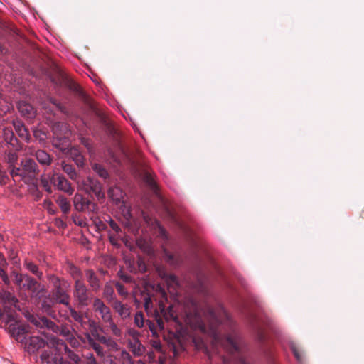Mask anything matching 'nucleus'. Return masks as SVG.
Listing matches in <instances>:
<instances>
[{
  "label": "nucleus",
  "instance_id": "33",
  "mask_svg": "<svg viewBox=\"0 0 364 364\" xmlns=\"http://www.w3.org/2000/svg\"><path fill=\"white\" fill-rule=\"evenodd\" d=\"M25 266L26 269L30 271L31 273L35 274L38 278L41 279L43 276V273L39 270L38 266L31 262H26Z\"/></svg>",
  "mask_w": 364,
  "mask_h": 364
},
{
  "label": "nucleus",
  "instance_id": "11",
  "mask_svg": "<svg viewBox=\"0 0 364 364\" xmlns=\"http://www.w3.org/2000/svg\"><path fill=\"white\" fill-rule=\"evenodd\" d=\"M9 333L16 338V341L23 342L28 333V327L26 325L18 323H10L7 327Z\"/></svg>",
  "mask_w": 364,
  "mask_h": 364
},
{
  "label": "nucleus",
  "instance_id": "37",
  "mask_svg": "<svg viewBox=\"0 0 364 364\" xmlns=\"http://www.w3.org/2000/svg\"><path fill=\"white\" fill-rule=\"evenodd\" d=\"M145 322L143 314L141 312L136 313L134 316V324L139 328H142L144 326Z\"/></svg>",
  "mask_w": 364,
  "mask_h": 364
},
{
  "label": "nucleus",
  "instance_id": "53",
  "mask_svg": "<svg viewBox=\"0 0 364 364\" xmlns=\"http://www.w3.org/2000/svg\"><path fill=\"white\" fill-rule=\"evenodd\" d=\"M8 263L4 255L0 252V267H7Z\"/></svg>",
  "mask_w": 364,
  "mask_h": 364
},
{
  "label": "nucleus",
  "instance_id": "20",
  "mask_svg": "<svg viewBox=\"0 0 364 364\" xmlns=\"http://www.w3.org/2000/svg\"><path fill=\"white\" fill-rule=\"evenodd\" d=\"M124 192L117 186L110 187L108 190L109 197L116 203H119L124 198Z\"/></svg>",
  "mask_w": 364,
  "mask_h": 364
},
{
  "label": "nucleus",
  "instance_id": "5",
  "mask_svg": "<svg viewBox=\"0 0 364 364\" xmlns=\"http://www.w3.org/2000/svg\"><path fill=\"white\" fill-rule=\"evenodd\" d=\"M73 205L79 212L96 213L98 209L96 203L79 193H76L73 198Z\"/></svg>",
  "mask_w": 364,
  "mask_h": 364
},
{
  "label": "nucleus",
  "instance_id": "18",
  "mask_svg": "<svg viewBox=\"0 0 364 364\" xmlns=\"http://www.w3.org/2000/svg\"><path fill=\"white\" fill-rule=\"evenodd\" d=\"M87 280L93 291H97L100 288V282L93 270L88 269L85 272Z\"/></svg>",
  "mask_w": 364,
  "mask_h": 364
},
{
  "label": "nucleus",
  "instance_id": "44",
  "mask_svg": "<svg viewBox=\"0 0 364 364\" xmlns=\"http://www.w3.org/2000/svg\"><path fill=\"white\" fill-rule=\"evenodd\" d=\"M144 296V306L146 310H148L152 305L151 298L149 295H143Z\"/></svg>",
  "mask_w": 364,
  "mask_h": 364
},
{
  "label": "nucleus",
  "instance_id": "40",
  "mask_svg": "<svg viewBox=\"0 0 364 364\" xmlns=\"http://www.w3.org/2000/svg\"><path fill=\"white\" fill-rule=\"evenodd\" d=\"M6 267H0V277L6 285H9L10 284V279L6 272Z\"/></svg>",
  "mask_w": 364,
  "mask_h": 364
},
{
  "label": "nucleus",
  "instance_id": "49",
  "mask_svg": "<svg viewBox=\"0 0 364 364\" xmlns=\"http://www.w3.org/2000/svg\"><path fill=\"white\" fill-rule=\"evenodd\" d=\"M138 269L141 272H145L146 271V264L141 259H138L137 260Z\"/></svg>",
  "mask_w": 364,
  "mask_h": 364
},
{
  "label": "nucleus",
  "instance_id": "64",
  "mask_svg": "<svg viewBox=\"0 0 364 364\" xmlns=\"http://www.w3.org/2000/svg\"><path fill=\"white\" fill-rule=\"evenodd\" d=\"M222 362H223L222 364H229L228 360L225 357L222 358Z\"/></svg>",
  "mask_w": 364,
  "mask_h": 364
},
{
  "label": "nucleus",
  "instance_id": "34",
  "mask_svg": "<svg viewBox=\"0 0 364 364\" xmlns=\"http://www.w3.org/2000/svg\"><path fill=\"white\" fill-rule=\"evenodd\" d=\"M105 323H107V326L109 328L114 336L117 337H122V331L114 322L112 317L110 318V321H105Z\"/></svg>",
  "mask_w": 364,
  "mask_h": 364
},
{
  "label": "nucleus",
  "instance_id": "52",
  "mask_svg": "<svg viewBox=\"0 0 364 364\" xmlns=\"http://www.w3.org/2000/svg\"><path fill=\"white\" fill-rule=\"evenodd\" d=\"M209 313H210V316L213 318V319L216 323H220V318L218 317L216 313L214 311V310L213 309H209Z\"/></svg>",
  "mask_w": 364,
  "mask_h": 364
},
{
  "label": "nucleus",
  "instance_id": "57",
  "mask_svg": "<svg viewBox=\"0 0 364 364\" xmlns=\"http://www.w3.org/2000/svg\"><path fill=\"white\" fill-rule=\"evenodd\" d=\"M169 279H170V281L172 283L176 284V285H178V278H177V277H176L175 275H171L169 277Z\"/></svg>",
  "mask_w": 364,
  "mask_h": 364
},
{
  "label": "nucleus",
  "instance_id": "19",
  "mask_svg": "<svg viewBox=\"0 0 364 364\" xmlns=\"http://www.w3.org/2000/svg\"><path fill=\"white\" fill-rule=\"evenodd\" d=\"M18 109L22 115L27 117H33L35 115V111L33 106L24 101H21L18 105Z\"/></svg>",
  "mask_w": 364,
  "mask_h": 364
},
{
  "label": "nucleus",
  "instance_id": "51",
  "mask_svg": "<svg viewBox=\"0 0 364 364\" xmlns=\"http://www.w3.org/2000/svg\"><path fill=\"white\" fill-rule=\"evenodd\" d=\"M107 346L114 348L117 345L116 342L110 337H107V341L105 343Z\"/></svg>",
  "mask_w": 364,
  "mask_h": 364
},
{
  "label": "nucleus",
  "instance_id": "1",
  "mask_svg": "<svg viewBox=\"0 0 364 364\" xmlns=\"http://www.w3.org/2000/svg\"><path fill=\"white\" fill-rule=\"evenodd\" d=\"M50 344L52 348L49 350L43 351L41 355V359L43 362L47 364H70L63 360L62 353L63 352L74 363L78 364L80 362L79 355L70 350L63 341L55 337H52Z\"/></svg>",
  "mask_w": 364,
  "mask_h": 364
},
{
  "label": "nucleus",
  "instance_id": "13",
  "mask_svg": "<svg viewBox=\"0 0 364 364\" xmlns=\"http://www.w3.org/2000/svg\"><path fill=\"white\" fill-rule=\"evenodd\" d=\"M46 344V341L39 336L30 337L28 342H26L27 350L29 353H35L40 348H43Z\"/></svg>",
  "mask_w": 364,
  "mask_h": 364
},
{
  "label": "nucleus",
  "instance_id": "56",
  "mask_svg": "<svg viewBox=\"0 0 364 364\" xmlns=\"http://www.w3.org/2000/svg\"><path fill=\"white\" fill-rule=\"evenodd\" d=\"M156 319L157 326H159V328L160 329H163L164 328V322H163L162 319L159 316V315H157L156 316Z\"/></svg>",
  "mask_w": 364,
  "mask_h": 364
},
{
  "label": "nucleus",
  "instance_id": "63",
  "mask_svg": "<svg viewBox=\"0 0 364 364\" xmlns=\"http://www.w3.org/2000/svg\"><path fill=\"white\" fill-rule=\"evenodd\" d=\"M84 162H85V161H82V160L77 161V166L82 167L84 166V164H85Z\"/></svg>",
  "mask_w": 364,
  "mask_h": 364
},
{
  "label": "nucleus",
  "instance_id": "38",
  "mask_svg": "<svg viewBox=\"0 0 364 364\" xmlns=\"http://www.w3.org/2000/svg\"><path fill=\"white\" fill-rule=\"evenodd\" d=\"M115 286H116L117 291L120 296H122L124 298L127 296L128 291L127 290V289L124 287V286L123 284H122L119 282H116Z\"/></svg>",
  "mask_w": 364,
  "mask_h": 364
},
{
  "label": "nucleus",
  "instance_id": "39",
  "mask_svg": "<svg viewBox=\"0 0 364 364\" xmlns=\"http://www.w3.org/2000/svg\"><path fill=\"white\" fill-rule=\"evenodd\" d=\"M13 274L14 276L15 284L21 287L23 282L24 281V279H25L24 278L25 274H19L16 272H14Z\"/></svg>",
  "mask_w": 364,
  "mask_h": 364
},
{
  "label": "nucleus",
  "instance_id": "23",
  "mask_svg": "<svg viewBox=\"0 0 364 364\" xmlns=\"http://www.w3.org/2000/svg\"><path fill=\"white\" fill-rule=\"evenodd\" d=\"M22 167L25 171V176L31 177L37 170V164L35 161H21Z\"/></svg>",
  "mask_w": 364,
  "mask_h": 364
},
{
  "label": "nucleus",
  "instance_id": "45",
  "mask_svg": "<svg viewBox=\"0 0 364 364\" xmlns=\"http://www.w3.org/2000/svg\"><path fill=\"white\" fill-rule=\"evenodd\" d=\"M72 218L75 225L80 227L85 225V222L77 215H73Z\"/></svg>",
  "mask_w": 364,
  "mask_h": 364
},
{
  "label": "nucleus",
  "instance_id": "29",
  "mask_svg": "<svg viewBox=\"0 0 364 364\" xmlns=\"http://www.w3.org/2000/svg\"><path fill=\"white\" fill-rule=\"evenodd\" d=\"M9 168H11L10 173L12 177L19 176L21 178H26L25 176V171L22 167V164L21 166H16L13 163L9 165Z\"/></svg>",
  "mask_w": 364,
  "mask_h": 364
},
{
  "label": "nucleus",
  "instance_id": "62",
  "mask_svg": "<svg viewBox=\"0 0 364 364\" xmlns=\"http://www.w3.org/2000/svg\"><path fill=\"white\" fill-rule=\"evenodd\" d=\"M56 224L58 227H65V224L61 220H57Z\"/></svg>",
  "mask_w": 364,
  "mask_h": 364
},
{
  "label": "nucleus",
  "instance_id": "3",
  "mask_svg": "<svg viewBox=\"0 0 364 364\" xmlns=\"http://www.w3.org/2000/svg\"><path fill=\"white\" fill-rule=\"evenodd\" d=\"M73 298L80 307L87 306L91 301L89 290L80 278H75Z\"/></svg>",
  "mask_w": 364,
  "mask_h": 364
},
{
  "label": "nucleus",
  "instance_id": "31",
  "mask_svg": "<svg viewBox=\"0 0 364 364\" xmlns=\"http://www.w3.org/2000/svg\"><path fill=\"white\" fill-rule=\"evenodd\" d=\"M62 166L63 171L72 180H77V174L72 165L66 164L65 161H63Z\"/></svg>",
  "mask_w": 364,
  "mask_h": 364
},
{
  "label": "nucleus",
  "instance_id": "22",
  "mask_svg": "<svg viewBox=\"0 0 364 364\" xmlns=\"http://www.w3.org/2000/svg\"><path fill=\"white\" fill-rule=\"evenodd\" d=\"M14 127L20 138L25 141L29 140L28 132L21 121L14 122Z\"/></svg>",
  "mask_w": 364,
  "mask_h": 364
},
{
  "label": "nucleus",
  "instance_id": "30",
  "mask_svg": "<svg viewBox=\"0 0 364 364\" xmlns=\"http://www.w3.org/2000/svg\"><path fill=\"white\" fill-rule=\"evenodd\" d=\"M56 202L63 213L67 214L70 211V205L65 197L60 196Z\"/></svg>",
  "mask_w": 364,
  "mask_h": 364
},
{
  "label": "nucleus",
  "instance_id": "8",
  "mask_svg": "<svg viewBox=\"0 0 364 364\" xmlns=\"http://www.w3.org/2000/svg\"><path fill=\"white\" fill-rule=\"evenodd\" d=\"M66 307L70 311V316L73 318V319L77 322L82 328L86 329L88 326L90 327L94 326L95 327V323L94 321H86L87 318V314L76 311L70 304Z\"/></svg>",
  "mask_w": 364,
  "mask_h": 364
},
{
  "label": "nucleus",
  "instance_id": "59",
  "mask_svg": "<svg viewBox=\"0 0 364 364\" xmlns=\"http://www.w3.org/2000/svg\"><path fill=\"white\" fill-rule=\"evenodd\" d=\"M129 334L132 336L134 338H136V337L139 336V333L135 330H130L129 331Z\"/></svg>",
  "mask_w": 364,
  "mask_h": 364
},
{
  "label": "nucleus",
  "instance_id": "54",
  "mask_svg": "<svg viewBox=\"0 0 364 364\" xmlns=\"http://www.w3.org/2000/svg\"><path fill=\"white\" fill-rule=\"evenodd\" d=\"M109 225L111 228L114 230L116 232H118L120 231V228L119 225L112 220H110Z\"/></svg>",
  "mask_w": 364,
  "mask_h": 364
},
{
  "label": "nucleus",
  "instance_id": "36",
  "mask_svg": "<svg viewBox=\"0 0 364 364\" xmlns=\"http://www.w3.org/2000/svg\"><path fill=\"white\" fill-rule=\"evenodd\" d=\"M114 291L112 286L109 284H106L103 289V295L108 300H113Z\"/></svg>",
  "mask_w": 364,
  "mask_h": 364
},
{
  "label": "nucleus",
  "instance_id": "4",
  "mask_svg": "<svg viewBox=\"0 0 364 364\" xmlns=\"http://www.w3.org/2000/svg\"><path fill=\"white\" fill-rule=\"evenodd\" d=\"M225 346L230 353L237 354L235 358L236 364H247L245 358L240 353L239 338L235 334L229 335L225 340Z\"/></svg>",
  "mask_w": 364,
  "mask_h": 364
},
{
  "label": "nucleus",
  "instance_id": "48",
  "mask_svg": "<svg viewBox=\"0 0 364 364\" xmlns=\"http://www.w3.org/2000/svg\"><path fill=\"white\" fill-rule=\"evenodd\" d=\"M36 155V159H50L49 155L44 151L38 150Z\"/></svg>",
  "mask_w": 364,
  "mask_h": 364
},
{
  "label": "nucleus",
  "instance_id": "28",
  "mask_svg": "<svg viewBox=\"0 0 364 364\" xmlns=\"http://www.w3.org/2000/svg\"><path fill=\"white\" fill-rule=\"evenodd\" d=\"M88 344L92 347V348L95 351L97 355L101 358L105 356V352L103 348L97 343L93 338H92L90 336H87Z\"/></svg>",
  "mask_w": 364,
  "mask_h": 364
},
{
  "label": "nucleus",
  "instance_id": "46",
  "mask_svg": "<svg viewBox=\"0 0 364 364\" xmlns=\"http://www.w3.org/2000/svg\"><path fill=\"white\" fill-rule=\"evenodd\" d=\"M146 323L148 326L150 331L152 333L154 336H157L156 327V325L151 321L146 320Z\"/></svg>",
  "mask_w": 364,
  "mask_h": 364
},
{
  "label": "nucleus",
  "instance_id": "16",
  "mask_svg": "<svg viewBox=\"0 0 364 364\" xmlns=\"http://www.w3.org/2000/svg\"><path fill=\"white\" fill-rule=\"evenodd\" d=\"M0 299L4 301L6 304L9 306H14L15 309L18 310H21V308L18 305V299L11 293L9 291H4L0 293Z\"/></svg>",
  "mask_w": 364,
  "mask_h": 364
},
{
  "label": "nucleus",
  "instance_id": "6",
  "mask_svg": "<svg viewBox=\"0 0 364 364\" xmlns=\"http://www.w3.org/2000/svg\"><path fill=\"white\" fill-rule=\"evenodd\" d=\"M82 189L87 193H92L100 200L105 198V194L102 191V187L100 182L90 177H87L82 183Z\"/></svg>",
  "mask_w": 364,
  "mask_h": 364
},
{
  "label": "nucleus",
  "instance_id": "10",
  "mask_svg": "<svg viewBox=\"0 0 364 364\" xmlns=\"http://www.w3.org/2000/svg\"><path fill=\"white\" fill-rule=\"evenodd\" d=\"M93 309L97 312L104 322L110 321L112 317L110 309L99 298H95L93 301Z\"/></svg>",
  "mask_w": 364,
  "mask_h": 364
},
{
  "label": "nucleus",
  "instance_id": "14",
  "mask_svg": "<svg viewBox=\"0 0 364 364\" xmlns=\"http://www.w3.org/2000/svg\"><path fill=\"white\" fill-rule=\"evenodd\" d=\"M112 307L122 319H127L130 316L131 309L127 304H122L119 300H115L112 303Z\"/></svg>",
  "mask_w": 364,
  "mask_h": 364
},
{
  "label": "nucleus",
  "instance_id": "61",
  "mask_svg": "<svg viewBox=\"0 0 364 364\" xmlns=\"http://www.w3.org/2000/svg\"><path fill=\"white\" fill-rule=\"evenodd\" d=\"M86 361L90 360L92 358H95L92 353H88L85 356Z\"/></svg>",
  "mask_w": 364,
  "mask_h": 364
},
{
  "label": "nucleus",
  "instance_id": "27",
  "mask_svg": "<svg viewBox=\"0 0 364 364\" xmlns=\"http://www.w3.org/2000/svg\"><path fill=\"white\" fill-rule=\"evenodd\" d=\"M129 346L135 355H141L143 353V348L140 341L137 338L129 342Z\"/></svg>",
  "mask_w": 364,
  "mask_h": 364
},
{
  "label": "nucleus",
  "instance_id": "47",
  "mask_svg": "<svg viewBox=\"0 0 364 364\" xmlns=\"http://www.w3.org/2000/svg\"><path fill=\"white\" fill-rule=\"evenodd\" d=\"M121 357L124 360H127L129 364H134L132 357L127 351L122 350L121 353Z\"/></svg>",
  "mask_w": 364,
  "mask_h": 364
},
{
  "label": "nucleus",
  "instance_id": "58",
  "mask_svg": "<svg viewBox=\"0 0 364 364\" xmlns=\"http://www.w3.org/2000/svg\"><path fill=\"white\" fill-rule=\"evenodd\" d=\"M152 346H153V347H154L155 349H156V350H160L161 349V344H160V343H159V342H156V341H155V342H154V343H153V345H152Z\"/></svg>",
  "mask_w": 364,
  "mask_h": 364
},
{
  "label": "nucleus",
  "instance_id": "26",
  "mask_svg": "<svg viewBox=\"0 0 364 364\" xmlns=\"http://www.w3.org/2000/svg\"><path fill=\"white\" fill-rule=\"evenodd\" d=\"M55 301L53 298L52 299L50 296L45 297L41 301V309L48 314L51 315L53 312L52 307L55 304Z\"/></svg>",
  "mask_w": 364,
  "mask_h": 364
},
{
  "label": "nucleus",
  "instance_id": "41",
  "mask_svg": "<svg viewBox=\"0 0 364 364\" xmlns=\"http://www.w3.org/2000/svg\"><path fill=\"white\" fill-rule=\"evenodd\" d=\"M291 351H292L295 358L299 362H301L302 361V355H301L299 349L295 345H291Z\"/></svg>",
  "mask_w": 364,
  "mask_h": 364
},
{
  "label": "nucleus",
  "instance_id": "25",
  "mask_svg": "<svg viewBox=\"0 0 364 364\" xmlns=\"http://www.w3.org/2000/svg\"><path fill=\"white\" fill-rule=\"evenodd\" d=\"M24 278V283L22 284L21 288L32 291L34 294L37 281L28 274H25Z\"/></svg>",
  "mask_w": 364,
  "mask_h": 364
},
{
  "label": "nucleus",
  "instance_id": "7",
  "mask_svg": "<svg viewBox=\"0 0 364 364\" xmlns=\"http://www.w3.org/2000/svg\"><path fill=\"white\" fill-rule=\"evenodd\" d=\"M136 176L141 178L143 181L155 193H157L158 186L154 180V175L146 166H141L135 171Z\"/></svg>",
  "mask_w": 364,
  "mask_h": 364
},
{
  "label": "nucleus",
  "instance_id": "21",
  "mask_svg": "<svg viewBox=\"0 0 364 364\" xmlns=\"http://www.w3.org/2000/svg\"><path fill=\"white\" fill-rule=\"evenodd\" d=\"M29 321L33 323L36 327L43 328L47 327L48 328L53 326V322L46 317H35L31 316Z\"/></svg>",
  "mask_w": 364,
  "mask_h": 364
},
{
  "label": "nucleus",
  "instance_id": "17",
  "mask_svg": "<svg viewBox=\"0 0 364 364\" xmlns=\"http://www.w3.org/2000/svg\"><path fill=\"white\" fill-rule=\"evenodd\" d=\"M60 335L65 337L73 347L79 346V341L74 336L73 330L67 326H61L60 329Z\"/></svg>",
  "mask_w": 364,
  "mask_h": 364
},
{
  "label": "nucleus",
  "instance_id": "43",
  "mask_svg": "<svg viewBox=\"0 0 364 364\" xmlns=\"http://www.w3.org/2000/svg\"><path fill=\"white\" fill-rule=\"evenodd\" d=\"M92 335L96 338V339L100 342L101 343H103L105 344V342L107 341V336H102V335H100L96 330H92Z\"/></svg>",
  "mask_w": 364,
  "mask_h": 364
},
{
  "label": "nucleus",
  "instance_id": "42",
  "mask_svg": "<svg viewBox=\"0 0 364 364\" xmlns=\"http://www.w3.org/2000/svg\"><path fill=\"white\" fill-rule=\"evenodd\" d=\"M118 277L126 283H131L133 282L132 277L124 274L122 270L117 273Z\"/></svg>",
  "mask_w": 364,
  "mask_h": 364
},
{
  "label": "nucleus",
  "instance_id": "32",
  "mask_svg": "<svg viewBox=\"0 0 364 364\" xmlns=\"http://www.w3.org/2000/svg\"><path fill=\"white\" fill-rule=\"evenodd\" d=\"M94 171L101 178L106 179L109 176L107 171L102 166L98 164H93L92 165Z\"/></svg>",
  "mask_w": 364,
  "mask_h": 364
},
{
  "label": "nucleus",
  "instance_id": "12",
  "mask_svg": "<svg viewBox=\"0 0 364 364\" xmlns=\"http://www.w3.org/2000/svg\"><path fill=\"white\" fill-rule=\"evenodd\" d=\"M3 137L4 141L9 144L14 150H19L21 149V146L18 139L14 136L13 129L11 127H5L3 129Z\"/></svg>",
  "mask_w": 364,
  "mask_h": 364
},
{
  "label": "nucleus",
  "instance_id": "60",
  "mask_svg": "<svg viewBox=\"0 0 364 364\" xmlns=\"http://www.w3.org/2000/svg\"><path fill=\"white\" fill-rule=\"evenodd\" d=\"M156 291H159L163 297L166 296V292L161 289V287L159 285L157 286Z\"/></svg>",
  "mask_w": 364,
  "mask_h": 364
},
{
  "label": "nucleus",
  "instance_id": "2",
  "mask_svg": "<svg viewBox=\"0 0 364 364\" xmlns=\"http://www.w3.org/2000/svg\"><path fill=\"white\" fill-rule=\"evenodd\" d=\"M54 136L53 144L60 149H65L69 146L68 138L70 135V130L68 125L64 122H57L53 126Z\"/></svg>",
  "mask_w": 364,
  "mask_h": 364
},
{
  "label": "nucleus",
  "instance_id": "55",
  "mask_svg": "<svg viewBox=\"0 0 364 364\" xmlns=\"http://www.w3.org/2000/svg\"><path fill=\"white\" fill-rule=\"evenodd\" d=\"M50 102L55 105L60 111L62 112H65V108L60 103L58 102L56 100H54V99H51L50 100Z\"/></svg>",
  "mask_w": 364,
  "mask_h": 364
},
{
  "label": "nucleus",
  "instance_id": "15",
  "mask_svg": "<svg viewBox=\"0 0 364 364\" xmlns=\"http://www.w3.org/2000/svg\"><path fill=\"white\" fill-rule=\"evenodd\" d=\"M54 183L56 184L58 188L69 194H72L73 188L68 181L62 176H57L56 178H53Z\"/></svg>",
  "mask_w": 364,
  "mask_h": 364
},
{
  "label": "nucleus",
  "instance_id": "35",
  "mask_svg": "<svg viewBox=\"0 0 364 364\" xmlns=\"http://www.w3.org/2000/svg\"><path fill=\"white\" fill-rule=\"evenodd\" d=\"M48 280L53 285V289H57L58 288V287H62L64 284H67L65 281L60 279L59 277L53 274L48 276Z\"/></svg>",
  "mask_w": 364,
  "mask_h": 364
},
{
  "label": "nucleus",
  "instance_id": "24",
  "mask_svg": "<svg viewBox=\"0 0 364 364\" xmlns=\"http://www.w3.org/2000/svg\"><path fill=\"white\" fill-rule=\"evenodd\" d=\"M251 325L254 331H255L256 336L259 341H262L264 339V334L262 326L255 316H252L251 318Z\"/></svg>",
  "mask_w": 364,
  "mask_h": 364
},
{
  "label": "nucleus",
  "instance_id": "50",
  "mask_svg": "<svg viewBox=\"0 0 364 364\" xmlns=\"http://www.w3.org/2000/svg\"><path fill=\"white\" fill-rule=\"evenodd\" d=\"M41 183L47 192H48L49 193L52 192L51 186L48 181H46V179H41Z\"/></svg>",
  "mask_w": 364,
  "mask_h": 364
},
{
  "label": "nucleus",
  "instance_id": "9",
  "mask_svg": "<svg viewBox=\"0 0 364 364\" xmlns=\"http://www.w3.org/2000/svg\"><path fill=\"white\" fill-rule=\"evenodd\" d=\"M68 284H64L62 287L53 289V297L57 303L65 305V306H69L70 296L68 292Z\"/></svg>",
  "mask_w": 364,
  "mask_h": 364
}]
</instances>
